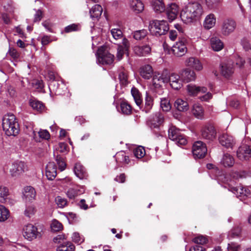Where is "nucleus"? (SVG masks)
<instances>
[{
    "label": "nucleus",
    "mask_w": 251,
    "mask_h": 251,
    "mask_svg": "<svg viewBox=\"0 0 251 251\" xmlns=\"http://www.w3.org/2000/svg\"><path fill=\"white\" fill-rule=\"evenodd\" d=\"M134 51L139 56H145L150 53L151 48V45H145L142 46H135L134 48Z\"/></svg>",
    "instance_id": "obj_22"
},
{
    "label": "nucleus",
    "mask_w": 251,
    "mask_h": 251,
    "mask_svg": "<svg viewBox=\"0 0 251 251\" xmlns=\"http://www.w3.org/2000/svg\"><path fill=\"white\" fill-rule=\"evenodd\" d=\"M153 105V99L152 97L150 95H149V93L146 92L144 111H145L146 113L149 112L151 109Z\"/></svg>",
    "instance_id": "obj_36"
},
{
    "label": "nucleus",
    "mask_w": 251,
    "mask_h": 251,
    "mask_svg": "<svg viewBox=\"0 0 251 251\" xmlns=\"http://www.w3.org/2000/svg\"><path fill=\"white\" fill-rule=\"evenodd\" d=\"M220 72L221 75L226 78H229L234 73V69L232 63H223L221 65Z\"/></svg>",
    "instance_id": "obj_16"
},
{
    "label": "nucleus",
    "mask_w": 251,
    "mask_h": 251,
    "mask_svg": "<svg viewBox=\"0 0 251 251\" xmlns=\"http://www.w3.org/2000/svg\"><path fill=\"white\" fill-rule=\"evenodd\" d=\"M9 217V211L3 205H0V222L6 221Z\"/></svg>",
    "instance_id": "obj_46"
},
{
    "label": "nucleus",
    "mask_w": 251,
    "mask_h": 251,
    "mask_svg": "<svg viewBox=\"0 0 251 251\" xmlns=\"http://www.w3.org/2000/svg\"><path fill=\"white\" fill-rule=\"evenodd\" d=\"M202 13V7L200 3H189L181 11L180 18L184 23H191L198 19Z\"/></svg>",
    "instance_id": "obj_1"
},
{
    "label": "nucleus",
    "mask_w": 251,
    "mask_h": 251,
    "mask_svg": "<svg viewBox=\"0 0 251 251\" xmlns=\"http://www.w3.org/2000/svg\"><path fill=\"white\" fill-rule=\"evenodd\" d=\"M72 240L74 242L78 244H80L84 241L83 237L80 236L78 232H74L73 233L72 235Z\"/></svg>",
    "instance_id": "obj_60"
},
{
    "label": "nucleus",
    "mask_w": 251,
    "mask_h": 251,
    "mask_svg": "<svg viewBox=\"0 0 251 251\" xmlns=\"http://www.w3.org/2000/svg\"><path fill=\"white\" fill-rule=\"evenodd\" d=\"M98 58L100 62L102 64H111L114 58V56L108 52H102L101 49H99L98 51Z\"/></svg>",
    "instance_id": "obj_14"
},
{
    "label": "nucleus",
    "mask_w": 251,
    "mask_h": 251,
    "mask_svg": "<svg viewBox=\"0 0 251 251\" xmlns=\"http://www.w3.org/2000/svg\"><path fill=\"white\" fill-rule=\"evenodd\" d=\"M160 106L164 111H169L171 109L170 100L168 98H163L160 99Z\"/></svg>",
    "instance_id": "obj_45"
},
{
    "label": "nucleus",
    "mask_w": 251,
    "mask_h": 251,
    "mask_svg": "<svg viewBox=\"0 0 251 251\" xmlns=\"http://www.w3.org/2000/svg\"><path fill=\"white\" fill-rule=\"evenodd\" d=\"M178 11V7L176 4L171 3L168 6L166 9V13L168 19L170 22L176 18Z\"/></svg>",
    "instance_id": "obj_17"
},
{
    "label": "nucleus",
    "mask_w": 251,
    "mask_h": 251,
    "mask_svg": "<svg viewBox=\"0 0 251 251\" xmlns=\"http://www.w3.org/2000/svg\"><path fill=\"white\" fill-rule=\"evenodd\" d=\"M2 128L6 135L17 136L20 131V127L15 116L13 114L5 115L2 121Z\"/></svg>",
    "instance_id": "obj_2"
},
{
    "label": "nucleus",
    "mask_w": 251,
    "mask_h": 251,
    "mask_svg": "<svg viewBox=\"0 0 251 251\" xmlns=\"http://www.w3.org/2000/svg\"><path fill=\"white\" fill-rule=\"evenodd\" d=\"M216 22V19L215 15L213 14H210L205 17L203 26L207 29H210L215 25Z\"/></svg>",
    "instance_id": "obj_33"
},
{
    "label": "nucleus",
    "mask_w": 251,
    "mask_h": 251,
    "mask_svg": "<svg viewBox=\"0 0 251 251\" xmlns=\"http://www.w3.org/2000/svg\"><path fill=\"white\" fill-rule=\"evenodd\" d=\"M236 27L235 22L231 19L225 20L222 25L221 32L223 35L227 36L231 33Z\"/></svg>",
    "instance_id": "obj_9"
},
{
    "label": "nucleus",
    "mask_w": 251,
    "mask_h": 251,
    "mask_svg": "<svg viewBox=\"0 0 251 251\" xmlns=\"http://www.w3.org/2000/svg\"><path fill=\"white\" fill-rule=\"evenodd\" d=\"M14 59L19 57V54L16 49L13 48H9L8 52L7 53Z\"/></svg>",
    "instance_id": "obj_64"
},
{
    "label": "nucleus",
    "mask_w": 251,
    "mask_h": 251,
    "mask_svg": "<svg viewBox=\"0 0 251 251\" xmlns=\"http://www.w3.org/2000/svg\"><path fill=\"white\" fill-rule=\"evenodd\" d=\"M26 164L22 161H17L11 164L9 168L10 175L12 177L17 178L27 171Z\"/></svg>",
    "instance_id": "obj_5"
},
{
    "label": "nucleus",
    "mask_w": 251,
    "mask_h": 251,
    "mask_svg": "<svg viewBox=\"0 0 251 251\" xmlns=\"http://www.w3.org/2000/svg\"><path fill=\"white\" fill-rule=\"evenodd\" d=\"M75 246L71 242L64 243L59 246L56 249L57 251H74Z\"/></svg>",
    "instance_id": "obj_42"
},
{
    "label": "nucleus",
    "mask_w": 251,
    "mask_h": 251,
    "mask_svg": "<svg viewBox=\"0 0 251 251\" xmlns=\"http://www.w3.org/2000/svg\"><path fill=\"white\" fill-rule=\"evenodd\" d=\"M222 0H205L206 5L210 8H214L222 2Z\"/></svg>",
    "instance_id": "obj_58"
},
{
    "label": "nucleus",
    "mask_w": 251,
    "mask_h": 251,
    "mask_svg": "<svg viewBox=\"0 0 251 251\" xmlns=\"http://www.w3.org/2000/svg\"><path fill=\"white\" fill-rule=\"evenodd\" d=\"M227 251H239L241 250V245L238 243L231 242L228 244Z\"/></svg>",
    "instance_id": "obj_54"
},
{
    "label": "nucleus",
    "mask_w": 251,
    "mask_h": 251,
    "mask_svg": "<svg viewBox=\"0 0 251 251\" xmlns=\"http://www.w3.org/2000/svg\"><path fill=\"white\" fill-rule=\"evenodd\" d=\"M74 172L75 175L80 179L86 178L87 172L85 168L79 163H77L74 168Z\"/></svg>",
    "instance_id": "obj_29"
},
{
    "label": "nucleus",
    "mask_w": 251,
    "mask_h": 251,
    "mask_svg": "<svg viewBox=\"0 0 251 251\" xmlns=\"http://www.w3.org/2000/svg\"><path fill=\"white\" fill-rule=\"evenodd\" d=\"M23 195L25 201H30L35 200L36 193L33 187L28 186L25 187Z\"/></svg>",
    "instance_id": "obj_19"
},
{
    "label": "nucleus",
    "mask_w": 251,
    "mask_h": 251,
    "mask_svg": "<svg viewBox=\"0 0 251 251\" xmlns=\"http://www.w3.org/2000/svg\"><path fill=\"white\" fill-rule=\"evenodd\" d=\"M9 195V189L5 186H0V202H5Z\"/></svg>",
    "instance_id": "obj_41"
},
{
    "label": "nucleus",
    "mask_w": 251,
    "mask_h": 251,
    "mask_svg": "<svg viewBox=\"0 0 251 251\" xmlns=\"http://www.w3.org/2000/svg\"><path fill=\"white\" fill-rule=\"evenodd\" d=\"M46 175L48 179L52 180L56 176V167L53 162H49L46 166Z\"/></svg>",
    "instance_id": "obj_20"
},
{
    "label": "nucleus",
    "mask_w": 251,
    "mask_h": 251,
    "mask_svg": "<svg viewBox=\"0 0 251 251\" xmlns=\"http://www.w3.org/2000/svg\"><path fill=\"white\" fill-rule=\"evenodd\" d=\"M167 82H169L172 88L178 90L181 88L182 83L180 79V76L176 73H171L167 76Z\"/></svg>",
    "instance_id": "obj_13"
},
{
    "label": "nucleus",
    "mask_w": 251,
    "mask_h": 251,
    "mask_svg": "<svg viewBox=\"0 0 251 251\" xmlns=\"http://www.w3.org/2000/svg\"><path fill=\"white\" fill-rule=\"evenodd\" d=\"M152 6L154 10L156 12H162L164 11L165 5L162 0H153L152 2Z\"/></svg>",
    "instance_id": "obj_37"
},
{
    "label": "nucleus",
    "mask_w": 251,
    "mask_h": 251,
    "mask_svg": "<svg viewBox=\"0 0 251 251\" xmlns=\"http://www.w3.org/2000/svg\"><path fill=\"white\" fill-rule=\"evenodd\" d=\"M168 137L178 146L185 145L187 143L186 136L180 132L179 129L174 126L169 128Z\"/></svg>",
    "instance_id": "obj_4"
},
{
    "label": "nucleus",
    "mask_w": 251,
    "mask_h": 251,
    "mask_svg": "<svg viewBox=\"0 0 251 251\" xmlns=\"http://www.w3.org/2000/svg\"><path fill=\"white\" fill-rule=\"evenodd\" d=\"M234 163L233 157L228 153L225 154L221 161V164L225 167H231Z\"/></svg>",
    "instance_id": "obj_31"
},
{
    "label": "nucleus",
    "mask_w": 251,
    "mask_h": 251,
    "mask_svg": "<svg viewBox=\"0 0 251 251\" xmlns=\"http://www.w3.org/2000/svg\"><path fill=\"white\" fill-rule=\"evenodd\" d=\"M121 111L125 115H129L132 112V108L127 101H123L120 104Z\"/></svg>",
    "instance_id": "obj_43"
},
{
    "label": "nucleus",
    "mask_w": 251,
    "mask_h": 251,
    "mask_svg": "<svg viewBox=\"0 0 251 251\" xmlns=\"http://www.w3.org/2000/svg\"><path fill=\"white\" fill-rule=\"evenodd\" d=\"M180 75L182 79L186 82L194 81L196 78L195 72L190 69H185L182 70Z\"/></svg>",
    "instance_id": "obj_18"
},
{
    "label": "nucleus",
    "mask_w": 251,
    "mask_h": 251,
    "mask_svg": "<svg viewBox=\"0 0 251 251\" xmlns=\"http://www.w3.org/2000/svg\"><path fill=\"white\" fill-rule=\"evenodd\" d=\"M174 106L180 112H185L189 109L188 102L180 98H178L176 100Z\"/></svg>",
    "instance_id": "obj_25"
},
{
    "label": "nucleus",
    "mask_w": 251,
    "mask_h": 251,
    "mask_svg": "<svg viewBox=\"0 0 251 251\" xmlns=\"http://www.w3.org/2000/svg\"><path fill=\"white\" fill-rule=\"evenodd\" d=\"M129 6L136 13H141L144 9V4L140 0H131L129 2Z\"/></svg>",
    "instance_id": "obj_23"
},
{
    "label": "nucleus",
    "mask_w": 251,
    "mask_h": 251,
    "mask_svg": "<svg viewBox=\"0 0 251 251\" xmlns=\"http://www.w3.org/2000/svg\"><path fill=\"white\" fill-rule=\"evenodd\" d=\"M241 44L244 50L246 51L249 50L251 48V45L249 40L246 38H243L241 41Z\"/></svg>",
    "instance_id": "obj_62"
},
{
    "label": "nucleus",
    "mask_w": 251,
    "mask_h": 251,
    "mask_svg": "<svg viewBox=\"0 0 251 251\" xmlns=\"http://www.w3.org/2000/svg\"><path fill=\"white\" fill-rule=\"evenodd\" d=\"M29 103L33 109L38 111H42L44 109L43 103L38 100H30Z\"/></svg>",
    "instance_id": "obj_50"
},
{
    "label": "nucleus",
    "mask_w": 251,
    "mask_h": 251,
    "mask_svg": "<svg viewBox=\"0 0 251 251\" xmlns=\"http://www.w3.org/2000/svg\"><path fill=\"white\" fill-rule=\"evenodd\" d=\"M140 74L144 79H149L151 78L153 74L152 67L150 65H146L140 68Z\"/></svg>",
    "instance_id": "obj_26"
},
{
    "label": "nucleus",
    "mask_w": 251,
    "mask_h": 251,
    "mask_svg": "<svg viewBox=\"0 0 251 251\" xmlns=\"http://www.w3.org/2000/svg\"><path fill=\"white\" fill-rule=\"evenodd\" d=\"M133 154L137 158H141L145 155V149L142 146H139L133 150Z\"/></svg>",
    "instance_id": "obj_51"
},
{
    "label": "nucleus",
    "mask_w": 251,
    "mask_h": 251,
    "mask_svg": "<svg viewBox=\"0 0 251 251\" xmlns=\"http://www.w3.org/2000/svg\"><path fill=\"white\" fill-rule=\"evenodd\" d=\"M36 212L35 206L32 204H26L25 210L24 211L25 215L28 217H30L34 215Z\"/></svg>",
    "instance_id": "obj_48"
},
{
    "label": "nucleus",
    "mask_w": 251,
    "mask_h": 251,
    "mask_svg": "<svg viewBox=\"0 0 251 251\" xmlns=\"http://www.w3.org/2000/svg\"><path fill=\"white\" fill-rule=\"evenodd\" d=\"M37 133L41 139L48 140L50 138V134L47 130L40 129Z\"/></svg>",
    "instance_id": "obj_55"
},
{
    "label": "nucleus",
    "mask_w": 251,
    "mask_h": 251,
    "mask_svg": "<svg viewBox=\"0 0 251 251\" xmlns=\"http://www.w3.org/2000/svg\"><path fill=\"white\" fill-rule=\"evenodd\" d=\"M102 12V8L99 4H96L90 10V14L91 18L95 20H98L101 16Z\"/></svg>",
    "instance_id": "obj_30"
},
{
    "label": "nucleus",
    "mask_w": 251,
    "mask_h": 251,
    "mask_svg": "<svg viewBox=\"0 0 251 251\" xmlns=\"http://www.w3.org/2000/svg\"><path fill=\"white\" fill-rule=\"evenodd\" d=\"M237 156L240 160H248L251 158V146L244 145L237 151Z\"/></svg>",
    "instance_id": "obj_10"
},
{
    "label": "nucleus",
    "mask_w": 251,
    "mask_h": 251,
    "mask_svg": "<svg viewBox=\"0 0 251 251\" xmlns=\"http://www.w3.org/2000/svg\"><path fill=\"white\" fill-rule=\"evenodd\" d=\"M126 51H127V50L123 48V46L121 45H118L117 48V53L116 55V57L118 60H120L122 59L124 54Z\"/></svg>",
    "instance_id": "obj_59"
},
{
    "label": "nucleus",
    "mask_w": 251,
    "mask_h": 251,
    "mask_svg": "<svg viewBox=\"0 0 251 251\" xmlns=\"http://www.w3.org/2000/svg\"><path fill=\"white\" fill-rule=\"evenodd\" d=\"M55 201L58 207L62 208L67 204V201L66 199L57 196L55 198Z\"/></svg>",
    "instance_id": "obj_52"
},
{
    "label": "nucleus",
    "mask_w": 251,
    "mask_h": 251,
    "mask_svg": "<svg viewBox=\"0 0 251 251\" xmlns=\"http://www.w3.org/2000/svg\"><path fill=\"white\" fill-rule=\"evenodd\" d=\"M56 161L58 165L60 170L61 171H63L66 168V164L63 159L61 157L57 155L56 158Z\"/></svg>",
    "instance_id": "obj_61"
},
{
    "label": "nucleus",
    "mask_w": 251,
    "mask_h": 251,
    "mask_svg": "<svg viewBox=\"0 0 251 251\" xmlns=\"http://www.w3.org/2000/svg\"><path fill=\"white\" fill-rule=\"evenodd\" d=\"M187 90L189 95L192 96L196 95L200 92L204 93L207 91L206 87L196 86L192 84H189L187 86Z\"/></svg>",
    "instance_id": "obj_28"
},
{
    "label": "nucleus",
    "mask_w": 251,
    "mask_h": 251,
    "mask_svg": "<svg viewBox=\"0 0 251 251\" xmlns=\"http://www.w3.org/2000/svg\"><path fill=\"white\" fill-rule=\"evenodd\" d=\"M152 84L156 88H160L164 83H167V76L164 74L155 75L153 76L152 80Z\"/></svg>",
    "instance_id": "obj_21"
},
{
    "label": "nucleus",
    "mask_w": 251,
    "mask_h": 251,
    "mask_svg": "<svg viewBox=\"0 0 251 251\" xmlns=\"http://www.w3.org/2000/svg\"><path fill=\"white\" fill-rule=\"evenodd\" d=\"M164 121V115L160 112H157L153 116L151 122V127L157 128L161 126Z\"/></svg>",
    "instance_id": "obj_27"
},
{
    "label": "nucleus",
    "mask_w": 251,
    "mask_h": 251,
    "mask_svg": "<svg viewBox=\"0 0 251 251\" xmlns=\"http://www.w3.org/2000/svg\"><path fill=\"white\" fill-rule=\"evenodd\" d=\"M210 44L212 49L216 51L221 50L224 48L223 43L220 39L216 37L211 38Z\"/></svg>",
    "instance_id": "obj_34"
},
{
    "label": "nucleus",
    "mask_w": 251,
    "mask_h": 251,
    "mask_svg": "<svg viewBox=\"0 0 251 251\" xmlns=\"http://www.w3.org/2000/svg\"><path fill=\"white\" fill-rule=\"evenodd\" d=\"M192 113L198 119H202L203 117V110L201 106L199 104H195L192 109Z\"/></svg>",
    "instance_id": "obj_40"
},
{
    "label": "nucleus",
    "mask_w": 251,
    "mask_h": 251,
    "mask_svg": "<svg viewBox=\"0 0 251 251\" xmlns=\"http://www.w3.org/2000/svg\"><path fill=\"white\" fill-rule=\"evenodd\" d=\"M187 40L182 38L176 42L172 47L171 51L176 57H181L187 52Z\"/></svg>",
    "instance_id": "obj_6"
},
{
    "label": "nucleus",
    "mask_w": 251,
    "mask_h": 251,
    "mask_svg": "<svg viewBox=\"0 0 251 251\" xmlns=\"http://www.w3.org/2000/svg\"><path fill=\"white\" fill-rule=\"evenodd\" d=\"M207 148L204 143L201 141L196 142L193 146L192 152L195 158H201L207 153Z\"/></svg>",
    "instance_id": "obj_8"
},
{
    "label": "nucleus",
    "mask_w": 251,
    "mask_h": 251,
    "mask_svg": "<svg viewBox=\"0 0 251 251\" xmlns=\"http://www.w3.org/2000/svg\"><path fill=\"white\" fill-rule=\"evenodd\" d=\"M193 241L197 244L204 245L207 243L208 240L205 237L200 235L194 238Z\"/></svg>",
    "instance_id": "obj_56"
},
{
    "label": "nucleus",
    "mask_w": 251,
    "mask_h": 251,
    "mask_svg": "<svg viewBox=\"0 0 251 251\" xmlns=\"http://www.w3.org/2000/svg\"><path fill=\"white\" fill-rule=\"evenodd\" d=\"M148 32L146 29L135 31L133 32V37L136 40H141L147 35Z\"/></svg>",
    "instance_id": "obj_44"
},
{
    "label": "nucleus",
    "mask_w": 251,
    "mask_h": 251,
    "mask_svg": "<svg viewBox=\"0 0 251 251\" xmlns=\"http://www.w3.org/2000/svg\"><path fill=\"white\" fill-rule=\"evenodd\" d=\"M115 159L119 165L128 164L129 162V159L126 152L124 151H121L117 152L115 156Z\"/></svg>",
    "instance_id": "obj_24"
},
{
    "label": "nucleus",
    "mask_w": 251,
    "mask_h": 251,
    "mask_svg": "<svg viewBox=\"0 0 251 251\" xmlns=\"http://www.w3.org/2000/svg\"><path fill=\"white\" fill-rule=\"evenodd\" d=\"M131 94L134 98L136 104L140 106L142 103V99L141 98V95L139 90L133 87L131 90Z\"/></svg>",
    "instance_id": "obj_38"
},
{
    "label": "nucleus",
    "mask_w": 251,
    "mask_h": 251,
    "mask_svg": "<svg viewBox=\"0 0 251 251\" xmlns=\"http://www.w3.org/2000/svg\"><path fill=\"white\" fill-rule=\"evenodd\" d=\"M50 77L52 81L49 84V88L50 90H52L54 91L56 95H61L62 92L60 88V85L58 82L54 81L55 76L53 74H50Z\"/></svg>",
    "instance_id": "obj_35"
},
{
    "label": "nucleus",
    "mask_w": 251,
    "mask_h": 251,
    "mask_svg": "<svg viewBox=\"0 0 251 251\" xmlns=\"http://www.w3.org/2000/svg\"><path fill=\"white\" fill-rule=\"evenodd\" d=\"M220 143L227 149H232L235 144L233 137L227 134L224 133L219 137Z\"/></svg>",
    "instance_id": "obj_15"
},
{
    "label": "nucleus",
    "mask_w": 251,
    "mask_h": 251,
    "mask_svg": "<svg viewBox=\"0 0 251 251\" xmlns=\"http://www.w3.org/2000/svg\"><path fill=\"white\" fill-rule=\"evenodd\" d=\"M231 177L234 179L245 178L247 176V173L244 171H232L230 174Z\"/></svg>",
    "instance_id": "obj_47"
},
{
    "label": "nucleus",
    "mask_w": 251,
    "mask_h": 251,
    "mask_svg": "<svg viewBox=\"0 0 251 251\" xmlns=\"http://www.w3.org/2000/svg\"><path fill=\"white\" fill-rule=\"evenodd\" d=\"M23 233L25 238L30 241L41 236V233L38 231L37 227L31 224H28L24 226Z\"/></svg>",
    "instance_id": "obj_7"
},
{
    "label": "nucleus",
    "mask_w": 251,
    "mask_h": 251,
    "mask_svg": "<svg viewBox=\"0 0 251 251\" xmlns=\"http://www.w3.org/2000/svg\"><path fill=\"white\" fill-rule=\"evenodd\" d=\"M185 65L191 68L196 71H201L203 69V65L201 61L197 57L191 56L186 58Z\"/></svg>",
    "instance_id": "obj_12"
},
{
    "label": "nucleus",
    "mask_w": 251,
    "mask_h": 251,
    "mask_svg": "<svg viewBox=\"0 0 251 251\" xmlns=\"http://www.w3.org/2000/svg\"><path fill=\"white\" fill-rule=\"evenodd\" d=\"M110 33L113 39L115 40L121 39L123 38V34L122 31L118 28H112L110 30Z\"/></svg>",
    "instance_id": "obj_49"
},
{
    "label": "nucleus",
    "mask_w": 251,
    "mask_h": 251,
    "mask_svg": "<svg viewBox=\"0 0 251 251\" xmlns=\"http://www.w3.org/2000/svg\"><path fill=\"white\" fill-rule=\"evenodd\" d=\"M78 29V25L77 24H73L68 25L65 28V32L69 33L73 31H77Z\"/></svg>",
    "instance_id": "obj_63"
},
{
    "label": "nucleus",
    "mask_w": 251,
    "mask_h": 251,
    "mask_svg": "<svg viewBox=\"0 0 251 251\" xmlns=\"http://www.w3.org/2000/svg\"><path fill=\"white\" fill-rule=\"evenodd\" d=\"M230 190L236 195L237 198L247 196L249 194V191L242 186L231 187Z\"/></svg>",
    "instance_id": "obj_32"
},
{
    "label": "nucleus",
    "mask_w": 251,
    "mask_h": 251,
    "mask_svg": "<svg viewBox=\"0 0 251 251\" xmlns=\"http://www.w3.org/2000/svg\"><path fill=\"white\" fill-rule=\"evenodd\" d=\"M84 191L78 188H71L68 190L66 195L71 199H74L77 196L82 194Z\"/></svg>",
    "instance_id": "obj_39"
},
{
    "label": "nucleus",
    "mask_w": 251,
    "mask_h": 251,
    "mask_svg": "<svg viewBox=\"0 0 251 251\" xmlns=\"http://www.w3.org/2000/svg\"><path fill=\"white\" fill-rule=\"evenodd\" d=\"M52 230L54 231H58L63 228L62 225L61 223L56 220H53L50 225Z\"/></svg>",
    "instance_id": "obj_53"
},
{
    "label": "nucleus",
    "mask_w": 251,
    "mask_h": 251,
    "mask_svg": "<svg viewBox=\"0 0 251 251\" xmlns=\"http://www.w3.org/2000/svg\"><path fill=\"white\" fill-rule=\"evenodd\" d=\"M119 78L120 83L122 85L126 86L128 83L127 76L125 72H121L119 75Z\"/></svg>",
    "instance_id": "obj_57"
},
{
    "label": "nucleus",
    "mask_w": 251,
    "mask_h": 251,
    "mask_svg": "<svg viewBox=\"0 0 251 251\" xmlns=\"http://www.w3.org/2000/svg\"><path fill=\"white\" fill-rule=\"evenodd\" d=\"M201 135L203 138L212 141L216 138V131L213 126L205 125L201 128Z\"/></svg>",
    "instance_id": "obj_11"
},
{
    "label": "nucleus",
    "mask_w": 251,
    "mask_h": 251,
    "mask_svg": "<svg viewBox=\"0 0 251 251\" xmlns=\"http://www.w3.org/2000/svg\"><path fill=\"white\" fill-rule=\"evenodd\" d=\"M149 28L151 34L159 36L165 34L169 30V27L166 21L153 20L150 22Z\"/></svg>",
    "instance_id": "obj_3"
}]
</instances>
